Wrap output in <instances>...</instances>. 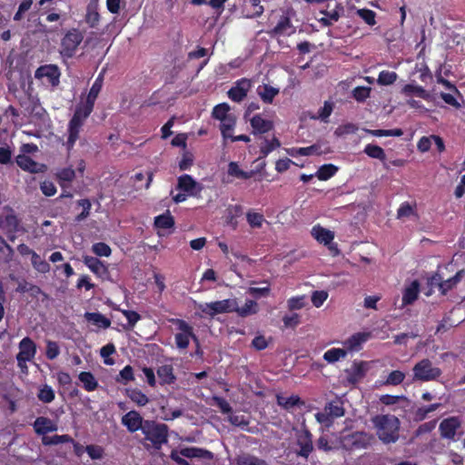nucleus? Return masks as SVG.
<instances>
[{
	"label": "nucleus",
	"mask_w": 465,
	"mask_h": 465,
	"mask_svg": "<svg viewBox=\"0 0 465 465\" xmlns=\"http://www.w3.org/2000/svg\"><path fill=\"white\" fill-rule=\"evenodd\" d=\"M104 84V74L101 72L95 78L84 102L79 103L74 109L72 118L69 120L67 125V141L65 146L68 151H71L76 141L79 139V134L84 125L85 121L94 111L95 101L102 90Z\"/></svg>",
	"instance_id": "1"
},
{
	"label": "nucleus",
	"mask_w": 465,
	"mask_h": 465,
	"mask_svg": "<svg viewBox=\"0 0 465 465\" xmlns=\"http://www.w3.org/2000/svg\"><path fill=\"white\" fill-rule=\"evenodd\" d=\"M204 315L213 318L217 314L236 312L240 317L245 318L258 312V303L253 300H247L245 304L239 307L236 299H225L197 305Z\"/></svg>",
	"instance_id": "2"
},
{
	"label": "nucleus",
	"mask_w": 465,
	"mask_h": 465,
	"mask_svg": "<svg viewBox=\"0 0 465 465\" xmlns=\"http://www.w3.org/2000/svg\"><path fill=\"white\" fill-rule=\"evenodd\" d=\"M371 421L376 436L383 444H391L400 438L401 421L393 414H377Z\"/></svg>",
	"instance_id": "3"
},
{
	"label": "nucleus",
	"mask_w": 465,
	"mask_h": 465,
	"mask_svg": "<svg viewBox=\"0 0 465 465\" xmlns=\"http://www.w3.org/2000/svg\"><path fill=\"white\" fill-rule=\"evenodd\" d=\"M142 432L144 435V439L149 440L157 450L168 442L169 428L164 423L146 420Z\"/></svg>",
	"instance_id": "4"
},
{
	"label": "nucleus",
	"mask_w": 465,
	"mask_h": 465,
	"mask_svg": "<svg viewBox=\"0 0 465 465\" xmlns=\"http://www.w3.org/2000/svg\"><path fill=\"white\" fill-rule=\"evenodd\" d=\"M413 381H437L442 374L439 367H434L430 359H422L412 368Z\"/></svg>",
	"instance_id": "5"
},
{
	"label": "nucleus",
	"mask_w": 465,
	"mask_h": 465,
	"mask_svg": "<svg viewBox=\"0 0 465 465\" xmlns=\"http://www.w3.org/2000/svg\"><path fill=\"white\" fill-rule=\"evenodd\" d=\"M345 414V409L343 402L339 400H333L326 403L323 411L315 413L316 420L324 425L326 428L332 426L335 419L343 417Z\"/></svg>",
	"instance_id": "6"
},
{
	"label": "nucleus",
	"mask_w": 465,
	"mask_h": 465,
	"mask_svg": "<svg viewBox=\"0 0 465 465\" xmlns=\"http://www.w3.org/2000/svg\"><path fill=\"white\" fill-rule=\"evenodd\" d=\"M168 322L176 326L180 332L174 335L175 344L178 349L185 350L189 347L190 339L197 341L198 338L193 332V328L186 321L178 318L168 319Z\"/></svg>",
	"instance_id": "7"
},
{
	"label": "nucleus",
	"mask_w": 465,
	"mask_h": 465,
	"mask_svg": "<svg viewBox=\"0 0 465 465\" xmlns=\"http://www.w3.org/2000/svg\"><path fill=\"white\" fill-rule=\"evenodd\" d=\"M4 211L5 213L0 215V229L11 242H14L16 238L15 233L19 231L20 220L12 207L5 206Z\"/></svg>",
	"instance_id": "8"
},
{
	"label": "nucleus",
	"mask_w": 465,
	"mask_h": 465,
	"mask_svg": "<svg viewBox=\"0 0 465 465\" xmlns=\"http://www.w3.org/2000/svg\"><path fill=\"white\" fill-rule=\"evenodd\" d=\"M83 39L84 35L79 29L73 28L67 31L61 41L62 55L68 58L73 57Z\"/></svg>",
	"instance_id": "9"
},
{
	"label": "nucleus",
	"mask_w": 465,
	"mask_h": 465,
	"mask_svg": "<svg viewBox=\"0 0 465 465\" xmlns=\"http://www.w3.org/2000/svg\"><path fill=\"white\" fill-rule=\"evenodd\" d=\"M373 440L372 435L365 431H354L341 438V443L347 450L366 449Z\"/></svg>",
	"instance_id": "10"
},
{
	"label": "nucleus",
	"mask_w": 465,
	"mask_h": 465,
	"mask_svg": "<svg viewBox=\"0 0 465 465\" xmlns=\"http://www.w3.org/2000/svg\"><path fill=\"white\" fill-rule=\"evenodd\" d=\"M61 72L55 64H45L39 66L35 72V78L45 80V83L55 87L60 83Z\"/></svg>",
	"instance_id": "11"
},
{
	"label": "nucleus",
	"mask_w": 465,
	"mask_h": 465,
	"mask_svg": "<svg viewBox=\"0 0 465 465\" xmlns=\"http://www.w3.org/2000/svg\"><path fill=\"white\" fill-rule=\"evenodd\" d=\"M461 420L457 416L443 419L439 425L440 437L449 440H456L455 437L458 430L461 428Z\"/></svg>",
	"instance_id": "12"
},
{
	"label": "nucleus",
	"mask_w": 465,
	"mask_h": 465,
	"mask_svg": "<svg viewBox=\"0 0 465 465\" xmlns=\"http://www.w3.org/2000/svg\"><path fill=\"white\" fill-rule=\"evenodd\" d=\"M36 353V344L29 337H25L19 342V352L16 355V360L19 367L25 366L27 361H32Z\"/></svg>",
	"instance_id": "13"
},
{
	"label": "nucleus",
	"mask_w": 465,
	"mask_h": 465,
	"mask_svg": "<svg viewBox=\"0 0 465 465\" xmlns=\"http://www.w3.org/2000/svg\"><path fill=\"white\" fill-rule=\"evenodd\" d=\"M465 274L464 270L458 271L454 276L449 278L448 280L443 281L440 275L435 274L430 279V283L432 285H437L440 292L442 295H446L448 292L452 290L457 286V284L461 281Z\"/></svg>",
	"instance_id": "14"
},
{
	"label": "nucleus",
	"mask_w": 465,
	"mask_h": 465,
	"mask_svg": "<svg viewBox=\"0 0 465 465\" xmlns=\"http://www.w3.org/2000/svg\"><path fill=\"white\" fill-rule=\"evenodd\" d=\"M252 87L251 80L247 78H241L234 83V85L232 86L227 94L228 97L235 103H241L247 96L248 92Z\"/></svg>",
	"instance_id": "15"
},
{
	"label": "nucleus",
	"mask_w": 465,
	"mask_h": 465,
	"mask_svg": "<svg viewBox=\"0 0 465 465\" xmlns=\"http://www.w3.org/2000/svg\"><path fill=\"white\" fill-rule=\"evenodd\" d=\"M296 444L299 450L296 451L297 456L308 459L313 450L312 434L309 430H303L297 435Z\"/></svg>",
	"instance_id": "16"
},
{
	"label": "nucleus",
	"mask_w": 465,
	"mask_h": 465,
	"mask_svg": "<svg viewBox=\"0 0 465 465\" xmlns=\"http://www.w3.org/2000/svg\"><path fill=\"white\" fill-rule=\"evenodd\" d=\"M145 420L141 414L136 411H130L125 413L121 422L126 427L127 430L131 433L136 432L137 430H143L144 428Z\"/></svg>",
	"instance_id": "17"
},
{
	"label": "nucleus",
	"mask_w": 465,
	"mask_h": 465,
	"mask_svg": "<svg viewBox=\"0 0 465 465\" xmlns=\"http://www.w3.org/2000/svg\"><path fill=\"white\" fill-rule=\"evenodd\" d=\"M15 162L22 170L31 173H44L46 170L45 164L35 162L28 155L18 154Z\"/></svg>",
	"instance_id": "18"
},
{
	"label": "nucleus",
	"mask_w": 465,
	"mask_h": 465,
	"mask_svg": "<svg viewBox=\"0 0 465 465\" xmlns=\"http://www.w3.org/2000/svg\"><path fill=\"white\" fill-rule=\"evenodd\" d=\"M295 33V27L293 26L291 19L287 15L281 16L277 25L268 32L272 37L275 36H290Z\"/></svg>",
	"instance_id": "19"
},
{
	"label": "nucleus",
	"mask_w": 465,
	"mask_h": 465,
	"mask_svg": "<svg viewBox=\"0 0 465 465\" xmlns=\"http://www.w3.org/2000/svg\"><path fill=\"white\" fill-rule=\"evenodd\" d=\"M312 234L320 243H323L324 245H330V250L335 251L336 253L338 252L336 244H331L334 239L333 232L326 228H323L320 225H315L312 227Z\"/></svg>",
	"instance_id": "20"
},
{
	"label": "nucleus",
	"mask_w": 465,
	"mask_h": 465,
	"mask_svg": "<svg viewBox=\"0 0 465 465\" xmlns=\"http://www.w3.org/2000/svg\"><path fill=\"white\" fill-rule=\"evenodd\" d=\"M250 124L252 129V133L254 135L269 133L274 128L273 122L272 120H266L262 118L260 114L253 115L250 119Z\"/></svg>",
	"instance_id": "21"
},
{
	"label": "nucleus",
	"mask_w": 465,
	"mask_h": 465,
	"mask_svg": "<svg viewBox=\"0 0 465 465\" xmlns=\"http://www.w3.org/2000/svg\"><path fill=\"white\" fill-rule=\"evenodd\" d=\"M371 338V332H356L343 341V346L348 351H359Z\"/></svg>",
	"instance_id": "22"
},
{
	"label": "nucleus",
	"mask_w": 465,
	"mask_h": 465,
	"mask_svg": "<svg viewBox=\"0 0 465 465\" xmlns=\"http://www.w3.org/2000/svg\"><path fill=\"white\" fill-rule=\"evenodd\" d=\"M177 189L187 193L189 195H195L201 192V185L189 174H183L178 178Z\"/></svg>",
	"instance_id": "23"
},
{
	"label": "nucleus",
	"mask_w": 465,
	"mask_h": 465,
	"mask_svg": "<svg viewBox=\"0 0 465 465\" xmlns=\"http://www.w3.org/2000/svg\"><path fill=\"white\" fill-rule=\"evenodd\" d=\"M84 263L97 277L104 278L109 274L107 266L96 257L86 255L84 257Z\"/></svg>",
	"instance_id": "24"
},
{
	"label": "nucleus",
	"mask_w": 465,
	"mask_h": 465,
	"mask_svg": "<svg viewBox=\"0 0 465 465\" xmlns=\"http://www.w3.org/2000/svg\"><path fill=\"white\" fill-rule=\"evenodd\" d=\"M179 453L188 459L197 458L212 460L214 457L212 451L198 447H184L180 449Z\"/></svg>",
	"instance_id": "25"
},
{
	"label": "nucleus",
	"mask_w": 465,
	"mask_h": 465,
	"mask_svg": "<svg viewBox=\"0 0 465 465\" xmlns=\"http://www.w3.org/2000/svg\"><path fill=\"white\" fill-rule=\"evenodd\" d=\"M367 371L365 361H354L350 370H346L347 380L350 383L355 384L364 378Z\"/></svg>",
	"instance_id": "26"
},
{
	"label": "nucleus",
	"mask_w": 465,
	"mask_h": 465,
	"mask_svg": "<svg viewBox=\"0 0 465 465\" xmlns=\"http://www.w3.org/2000/svg\"><path fill=\"white\" fill-rule=\"evenodd\" d=\"M33 427L36 434L43 436H46V433L53 432L57 430V426L52 420L43 416L35 419Z\"/></svg>",
	"instance_id": "27"
},
{
	"label": "nucleus",
	"mask_w": 465,
	"mask_h": 465,
	"mask_svg": "<svg viewBox=\"0 0 465 465\" xmlns=\"http://www.w3.org/2000/svg\"><path fill=\"white\" fill-rule=\"evenodd\" d=\"M157 375L159 382L162 386L171 385L176 381V376L174 375V369L171 364H164L157 369Z\"/></svg>",
	"instance_id": "28"
},
{
	"label": "nucleus",
	"mask_w": 465,
	"mask_h": 465,
	"mask_svg": "<svg viewBox=\"0 0 465 465\" xmlns=\"http://www.w3.org/2000/svg\"><path fill=\"white\" fill-rule=\"evenodd\" d=\"M420 292V282L414 280L409 286L403 291L402 295V305L412 304L419 297Z\"/></svg>",
	"instance_id": "29"
},
{
	"label": "nucleus",
	"mask_w": 465,
	"mask_h": 465,
	"mask_svg": "<svg viewBox=\"0 0 465 465\" xmlns=\"http://www.w3.org/2000/svg\"><path fill=\"white\" fill-rule=\"evenodd\" d=\"M279 89L270 84H262L257 87V94L264 104H271L279 94Z\"/></svg>",
	"instance_id": "30"
},
{
	"label": "nucleus",
	"mask_w": 465,
	"mask_h": 465,
	"mask_svg": "<svg viewBox=\"0 0 465 465\" xmlns=\"http://www.w3.org/2000/svg\"><path fill=\"white\" fill-rule=\"evenodd\" d=\"M322 153L321 145L319 144H312L307 147L292 148L289 151V154L292 157L321 155Z\"/></svg>",
	"instance_id": "31"
},
{
	"label": "nucleus",
	"mask_w": 465,
	"mask_h": 465,
	"mask_svg": "<svg viewBox=\"0 0 465 465\" xmlns=\"http://www.w3.org/2000/svg\"><path fill=\"white\" fill-rule=\"evenodd\" d=\"M84 319L97 326L98 328L107 329L111 326V320L100 312H85Z\"/></svg>",
	"instance_id": "32"
},
{
	"label": "nucleus",
	"mask_w": 465,
	"mask_h": 465,
	"mask_svg": "<svg viewBox=\"0 0 465 465\" xmlns=\"http://www.w3.org/2000/svg\"><path fill=\"white\" fill-rule=\"evenodd\" d=\"M276 399L278 405L287 411L292 409L295 406H302L304 404V402L301 400V398L298 395L285 397L283 395L278 394L276 396Z\"/></svg>",
	"instance_id": "33"
},
{
	"label": "nucleus",
	"mask_w": 465,
	"mask_h": 465,
	"mask_svg": "<svg viewBox=\"0 0 465 465\" xmlns=\"http://www.w3.org/2000/svg\"><path fill=\"white\" fill-rule=\"evenodd\" d=\"M78 379L86 391H94L98 388V381L91 371H81Z\"/></svg>",
	"instance_id": "34"
},
{
	"label": "nucleus",
	"mask_w": 465,
	"mask_h": 465,
	"mask_svg": "<svg viewBox=\"0 0 465 465\" xmlns=\"http://www.w3.org/2000/svg\"><path fill=\"white\" fill-rule=\"evenodd\" d=\"M236 125V117L234 114H229L223 120H221L220 131L223 139L232 137V132Z\"/></svg>",
	"instance_id": "35"
},
{
	"label": "nucleus",
	"mask_w": 465,
	"mask_h": 465,
	"mask_svg": "<svg viewBox=\"0 0 465 465\" xmlns=\"http://www.w3.org/2000/svg\"><path fill=\"white\" fill-rule=\"evenodd\" d=\"M401 93L406 96L416 94L424 100L430 99V94L422 86L413 84H405L401 89Z\"/></svg>",
	"instance_id": "36"
},
{
	"label": "nucleus",
	"mask_w": 465,
	"mask_h": 465,
	"mask_svg": "<svg viewBox=\"0 0 465 465\" xmlns=\"http://www.w3.org/2000/svg\"><path fill=\"white\" fill-rule=\"evenodd\" d=\"M126 395L139 407H143L149 402V398L146 396V394L137 388L127 389Z\"/></svg>",
	"instance_id": "37"
},
{
	"label": "nucleus",
	"mask_w": 465,
	"mask_h": 465,
	"mask_svg": "<svg viewBox=\"0 0 465 465\" xmlns=\"http://www.w3.org/2000/svg\"><path fill=\"white\" fill-rule=\"evenodd\" d=\"M174 224V218L169 211L154 218V226L158 229H171Z\"/></svg>",
	"instance_id": "38"
},
{
	"label": "nucleus",
	"mask_w": 465,
	"mask_h": 465,
	"mask_svg": "<svg viewBox=\"0 0 465 465\" xmlns=\"http://www.w3.org/2000/svg\"><path fill=\"white\" fill-rule=\"evenodd\" d=\"M338 172V167L332 163H326L322 165L318 171L316 172L315 175L318 177L321 181H327L332 176L336 174Z\"/></svg>",
	"instance_id": "39"
},
{
	"label": "nucleus",
	"mask_w": 465,
	"mask_h": 465,
	"mask_svg": "<svg viewBox=\"0 0 465 465\" xmlns=\"http://www.w3.org/2000/svg\"><path fill=\"white\" fill-rule=\"evenodd\" d=\"M31 263L35 271L43 274L49 272L51 270L50 264L35 252L31 255Z\"/></svg>",
	"instance_id": "40"
},
{
	"label": "nucleus",
	"mask_w": 465,
	"mask_h": 465,
	"mask_svg": "<svg viewBox=\"0 0 465 465\" xmlns=\"http://www.w3.org/2000/svg\"><path fill=\"white\" fill-rule=\"evenodd\" d=\"M100 15L97 10V4H90L86 9L85 22L90 27L94 28L98 25Z\"/></svg>",
	"instance_id": "41"
},
{
	"label": "nucleus",
	"mask_w": 465,
	"mask_h": 465,
	"mask_svg": "<svg viewBox=\"0 0 465 465\" xmlns=\"http://www.w3.org/2000/svg\"><path fill=\"white\" fill-rule=\"evenodd\" d=\"M74 442V439L68 434L43 436L42 443L45 446L58 445L61 443Z\"/></svg>",
	"instance_id": "42"
},
{
	"label": "nucleus",
	"mask_w": 465,
	"mask_h": 465,
	"mask_svg": "<svg viewBox=\"0 0 465 465\" xmlns=\"http://www.w3.org/2000/svg\"><path fill=\"white\" fill-rule=\"evenodd\" d=\"M411 216H418L416 203L403 202L397 210V218L403 219Z\"/></svg>",
	"instance_id": "43"
},
{
	"label": "nucleus",
	"mask_w": 465,
	"mask_h": 465,
	"mask_svg": "<svg viewBox=\"0 0 465 465\" xmlns=\"http://www.w3.org/2000/svg\"><path fill=\"white\" fill-rule=\"evenodd\" d=\"M347 350L341 348H332L328 350L323 354V359L329 363H334L341 358H345Z\"/></svg>",
	"instance_id": "44"
},
{
	"label": "nucleus",
	"mask_w": 465,
	"mask_h": 465,
	"mask_svg": "<svg viewBox=\"0 0 465 465\" xmlns=\"http://www.w3.org/2000/svg\"><path fill=\"white\" fill-rule=\"evenodd\" d=\"M237 465H267L265 460L249 453H243L235 459Z\"/></svg>",
	"instance_id": "45"
},
{
	"label": "nucleus",
	"mask_w": 465,
	"mask_h": 465,
	"mask_svg": "<svg viewBox=\"0 0 465 465\" xmlns=\"http://www.w3.org/2000/svg\"><path fill=\"white\" fill-rule=\"evenodd\" d=\"M253 173V171L245 172L242 170L239 167L238 163L235 162H231L228 164V174L231 176H234L241 179H250L251 177H252Z\"/></svg>",
	"instance_id": "46"
},
{
	"label": "nucleus",
	"mask_w": 465,
	"mask_h": 465,
	"mask_svg": "<svg viewBox=\"0 0 465 465\" xmlns=\"http://www.w3.org/2000/svg\"><path fill=\"white\" fill-rule=\"evenodd\" d=\"M281 146L280 140L273 136L271 140L264 138V143L261 146L260 153L262 157H266L273 150Z\"/></svg>",
	"instance_id": "47"
},
{
	"label": "nucleus",
	"mask_w": 465,
	"mask_h": 465,
	"mask_svg": "<svg viewBox=\"0 0 465 465\" xmlns=\"http://www.w3.org/2000/svg\"><path fill=\"white\" fill-rule=\"evenodd\" d=\"M363 152L371 158L379 159L381 161H384L386 158L384 150L376 144H367Z\"/></svg>",
	"instance_id": "48"
},
{
	"label": "nucleus",
	"mask_w": 465,
	"mask_h": 465,
	"mask_svg": "<svg viewBox=\"0 0 465 465\" xmlns=\"http://www.w3.org/2000/svg\"><path fill=\"white\" fill-rule=\"evenodd\" d=\"M37 398L44 403H50L55 398L54 391L50 385L45 384L39 389Z\"/></svg>",
	"instance_id": "49"
},
{
	"label": "nucleus",
	"mask_w": 465,
	"mask_h": 465,
	"mask_svg": "<svg viewBox=\"0 0 465 465\" xmlns=\"http://www.w3.org/2000/svg\"><path fill=\"white\" fill-rule=\"evenodd\" d=\"M321 13L324 15V17L320 18L319 22L324 26L332 25L333 22H337L341 16L339 11L336 9L331 11L322 10Z\"/></svg>",
	"instance_id": "50"
},
{
	"label": "nucleus",
	"mask_w": 465,
	"mask_h": 465,
	"mask_svg": "<svg viewBox=\"0 0 465 465\" xmlns=\"http://www.w3.org/2000/svg\"><path fill=\"white\" fill-rule=\"evenodd\" d=\"M398 74L393 71L383 70L380 72L377 83L380 85H391L396 82Z\"/></svg>",
	"instance_id": "51"
},
{
	"label": "nucleus",
	"mask_w": 465,
	"mask_h": 465,
	"mask_svg": "<svg viewBox=\"0 0 465 465\" xmlns=\"http://www.w3.org/2000/svg\"><path fill=\"white\" fill-rule=\"evenodd\" d=\"M231 107L227 103H222L215 105L212 111V117L215 120H223L230 114Z\"/></svg>",
	"instance_id": "52"
},
{
	"label": "nucleus",
	"mask_w": 465,
	"mask_h": 465,
	"mask_svg": "<svg viewBox=\"0 0 465 465\" xmlns=\"http://www.w3.org/2000/svg\"><path fill=\"white\" fill-rule=\"evenodd\" d=\"M77 205L82 207V212L74 218V221L80 223L90 215L92 203L89 199H81L77 201Z\"/></svg>",
	"instance_id": "53"
},
{
	"label": "nucleus",
	"mask_w": 465,
	"mask_h": 465,
	"mask_svg": "<svg viewBox=\"0 0 465 465\" xmlns=\"http://www.w3.org/2000/svg\"><path fill=\"white\" fill-rule=\"evenodd\" d=\"M371 92V88L369 86H357L352 90L351 94L358 103H364L370 97Z\"/></svg>",
	"instance_id": "54"
},
{
	"label": "nucleus",
	"mask_w": 465,
	"mask_h": 465,
	"mask_svg": "<svg viewBox=\"0 0 465 465\" xmlns=\"http://www.w3.org/2000/svg\"><path fill=\"white\" fill-rule=\"evenodd\" d=\"M246 220L252 228H261L265 222L263 214L252 211L246 213Z\"/></svg>",
	"instance_id": "55"
},
{
	"label": "nucleus",
	"mask_w": 465,
	"mask_h": 465,
	"mask_svg": "<svg viewBox=\"0 0 465 465\" xmlns=\"http://www.w3.org/2000/svg\"><path fill=\"white\" fill-rule=\"evenodd\" d=\"M333 103L330 101H325L322 107H321L318 111V116L312 117L313 119H320L324 123L329 122V117L333 111Z\"/></svg>",
	"instance_id": "56"
},
{
	"label": "nucleus",
	"mask_w": 465,
	"mask_h": 465,
	"mask_svg": "<svg viewBox=\"0 0 465 465\" xmlns=\"http://www.w3.org/2000/svg\"><path fill=\"white\" fill-rule=\"evenodd\" d=\"M305 295L293 296L288 299L287 307L289 311L301 310L306 306Z\"/></svg>",
	"instance_id": "57"
},
{
	"label": "nucleus",
	"mask_w": 465,
	"mask_h": 465,
	"mask_svg": "<svg viewBox=\"0 0 465 465\" xmlns=\"http://www.w3.org/2000/svg\"><path fill=\"white\" fill-rule=\"evenodd\" d=\"M359 15L368 25H374L376 24V13L368 8H361L356 11Z\"/></svg>",
	"instance_id": "58"
},
{
	"label": "nucleus",
	"mask_w": 465,
	"mask_h": 465,
	"mask_svg": "<svg viewBox=\"0 0 465 465\" xmlns=\"http://www.w3.org/2000/svg\"><path fill=\"white\" fill-rule=\"evenodd\" d=\"M415 72L420 73L419 79L423 83L432 79V74L425 62L416 64Z\"/></svg>",
	"instance_id": "59"
},
{
	"label": "nucleus",
	"mask_w": 465,
	"mask_h": 465,
	"mask_svg": "<svg viewBox=\"0 0 465 465\" xmlns=\"http://www.w3.org/2000/svg\"><path fill=\"white\" fill-rule=\"evenodd\" d=\"M405 379V373L401 371H392L384 381L385 385L397 386L402 383Z\"/></svg>",
	"instance_id": "60"
},
{
	"label": "nucleus",
	"mask_w": 465,
	"mask_h": 465,
	"mask_svg": "<svg viewBox=\"0 0 465 465\" xmlns=\"http://www.w3.org/2000/svg\"><path fill=\"white\" fill-rule=\"evenodd\" d=\"M93 252L100 257H109L112 253L111 247L105 242H96L92 246Z\"/></svg>",
	"instance_id": "61"
},
{
	"label": "nucleus",
	"mask_w": 465,
	"mask_h": 465,
	"mask_svg": "<svg viewBox=\"0 0 465 465\" xmlns=\"http://www.w3.org/2000/svg\"><path fill=\"white\" fill-rule=\"evenodd\" d=\"M60 354V348L56 341H46V350L45 356L48 360H54Z\"/></svg>",
	"instance_id": "62"
},
{
	"label": "nucleus",
	"mask_w": 465,
	"mask_h": 465,
	"mask_svg": "<svg viewBox=\"0 0 465 465\" xmlns=\"http://www.w3.org/2000/svg\"><path fill=\"white\" fill-rule=\"evenodd\" d=\"M193 164V154L189 151H184L178 166L181 171L189 170Z\"/></svg>",
	"instance_id": "63"
},
{
	"label": "nucleus",
	"mask_w": 465,
	"mask_h": 465,
	"mask_svg": "<svg viewBox=\"0 0 465 465\" xmlns=\"http://www.w3.org/2000/svg\"><path fill=\"white\" fill-rule=\"evenodd\" d=\"M85 451L92 460H100L104 454V448L100 445L94 444L87 445L85 447Z\"/></svg>",
	"instance_id": "64"
}]
</instances>
